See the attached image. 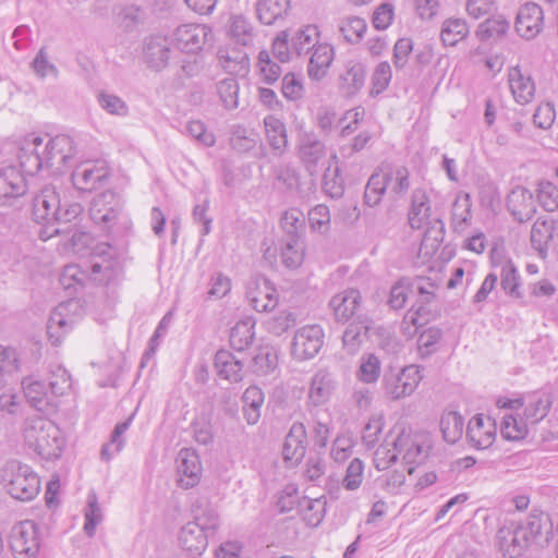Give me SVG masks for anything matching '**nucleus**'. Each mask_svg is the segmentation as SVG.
Segmentation results:
<instances>
[{
    "mask_svg": "<svg viewBox=\"0 0 558 558\" xmlns=\"http://www.w3.org/2000/svg\"><path fill=\"white\" fill-rule=\"evenodd\" d=\"M75 154L74 141L68 135L50 137L32 133L23 138L17 158L22 170L34 175L43 169L60 171L70 165Z\"/></svg>",
    "mask_w": 558,
    "mask_h": 558,
    "instance_id": "obj_1",
    "label": "nucleus"
},
{
    "mask_svg": "<svg viewBox=\"0 0 558 558\" xmlns=\"http://www.w3.org/2000/svg\"><path fill=\"white\" fill-rule=\"evenodd\" d=\"M171 39L163 35H154L144 40L143 59L154 71L163 70L171 58Z\"/></svg>",
    "mask_w": 558,
    "mask_h": 558,
    "instance_id": "obj_17",
    "label": "nucleus"
},
{
    "mask_svg": "<svg viewBox=\"0 0 558 558\" xmlns=\"http://www.w3.org/2000/svg\"><path fill=\"white\" fill-rule=\"evenodd\" d=\"M442 339V331L437 327H429L420 333L416 340L417 353L421 359H427L436 353Z\"/></svg>",
    "mask_w": 558,
    "mask_h": 558,
    "instance_id": "obj_52",
    "label": "nucleus"
},
{
    "mask_svg": "<svg viewBox=\"0 0 558 558\" xmlns=\"http://www.w3.org/2000/svg\"><path fill=\"white\" fill-rule=\"evenodd\" d=\"M410 295H412L410 290V278H402L391 287L388 305L392 310H401L404 307Z\"/></svg>",
    "mask_w": 558,
    "mask_h": 558,
    "instance_id": "obj_64",
    "label": "nucleus"
},
{
    "mask_svg": "<svg viewBox=\"0 0 558 558\" xmlns=\"http://www.w3.org/2000/svg\"><path fill=\"white\" fill-rule=\"evenodd\" d=\"M553 238V222L548 220L537 219L531 230V244L539 256L545 257L547 253L548 242Z\"/></svg>",
    "mask_w": 558,
    "mask_h": 558,
    "instance_id": "obj_48",
    "label": "nucleus"
},
{
    "mask_svg": "<svg viewBox=\"0 0 558 558\" xmlns=\"http://www.w3.org/2000/svg\"><path fill=\"white\" fill-rule=\"evenodd\" d=\"M298 323V316L293 312L282 311L267 322V329L275 336H281Z\"/></svg>",
    "mask_w": 558,
    "mask_h": 558,
    "instance_id": "obj_62",
    "label": "nucleus"
},
{
    "mask_svg": "<svg viewBox=\"0 0 558 558\" xmlns=\"http://www.w3.org/2000/svg\"><path fill=\"white\" fill-rule=\"evenodd\" d=\"M178 485L183 489L196 486L202 476V464L195 450L183 448L177 458Z\"/></svg>",
    "mask_w": 558,
    "mask_h": 558,
    "instance_id": "obj_19",
    "label": "nucleus"
},
{
    "mask_svg": "<svg viewBox=\"0 0 558 558\" xmlns=\"http://www.w3.org/2000/svg\"><path fill=\"white\" fill-rule=\"evenodd\" d=\"M88 268L94 281L107 284L119 275L120 264L112 255L105 257L99 253V256L92 259Z\"/></svg>",
    "mask_w": 558,
    "mask_h": 558,
    "instance_id": "obj_40",
    "label": "nucleus"
},
{
    "mask_svg": "<svg viewBox=\"0 0 558 558\" xmlns=\"http://www.w3.org/2000/svg\"><path fill=\"white\" fill-rule=\"evenodd\" d=\"M111 175L104 160L86 161L80 165L71 175L73 185L83 192H92L105 185Z\"/></svg>",
    "mask_w": 558,
    "mask_h": 558,
    "instance_id": "obj_13",
    "label": "nucleus"
},
{
    "mask_svg": "<svg viewBox=\"0 0 558 558\" xmlns=\"http://www.w3.org/2000/svg\"><path fill=\"white\" fill-rule=\"evenodd\" d=\"M10 547L15 558H37L40 548L37 524L25 520L14 525L10 535Z\"/></svg>",
    "mask_w": 558,
    "mask_h": 558,
    "instance_id": "obj_8",
    "label": "nucleus"
},
{
    "mask_svg": "<svg viewBox=\"0 0 558 558\" xmlns=\"http://www.w3.org/2000/svg\"><path fill=\"white\" fill-rule=\"evenodd\" d=\"M66 310V305L60 304L52 311L49 317L47 333L53 345H58L61 342V338L71 329V325L64 316Z\"/></svg>",
    "mask_w": 558,
    "mask_h": 558,
    "instance_id": "obj_46",
    "label": "nucleus"
},
{
    "mask_svg": "<svg viewBox=\"0 0 558 558\" xmlns=\"http://www.w3.org/2000/svg\"><path fill=\"white\" fill-rule=\"evenodd\" d=\"M496 267L499 268L498 278H500V287L506 295L514 300L522 299L521 276L513 262L509 258H504Z\"/></svg>",
    "mask_w": 558,
    "mask_h": 558,
    "instance_id": "obj_34",
    "label": "nucleus"
},
{
    "mask_svg": "<svg viewBox=\"0 0 558 558\" xmlns=\"http://www.w3.org/2000/svg\"><path fill=\"white\" fill-rule=\"evenodd\" d=\"M336 383L333 376L325 371L319 369L311 379L308 388V402L314 407L327 403L335 390Z\"/></svg>",
    "mask_w": 558,
    "mask_h": 558,
    "instance_id": "obj_29",
    "label": "nucleus"
},
{
    "mask_svg": "<svg viewBox=\"0 0 558 558\" xmlns=\"http://www.w3.org/2000/svg\"><path fill=\"white\" fill-rule=\"evenodd\" d=\"M496 539L502 556L508 558L521 557L531 546L517 521H509L499 527Z\"/></svg>",
    "mask_w": 558,
    "mask_h": 558,
    "instance_id": "obj_14",
    "label": "nucleus"
},
{
    "mask_svg": "<svg viewBox=\"0 0 558 558\" xmlns=\"http://www.w3.org/2000/svg\"><path fill=\"white\" fill-rule=\"evenodd\" d=\"M211 28L206 24H182L171 35V43L182 52L198 53L211 39Z\"/></svg>",
    "mask_w": 558,
    "mask_h": 558,
    "instance_id": "obj_12",
    "label": "nucleus"
},
{
    "mask_svg": "<svg viewBox=\"0 0 558 558\" xmlns=\"http://www.w3.org/2000/svg\"><path fill=\"white\" fill-rule=\"evenodd\" d=\"M26 191L25 179L15 167L0 171V205H7L11 199L23 196Z\"/></svg>",
    "mask_w": 558,
    "mask_h": 558,
    "instance_id": "obj_27",
    "label": "nucleus"
},
{
    "mask_svg": "<svg viewBox=\"0 0 558 558\" xmlns=\"http://www.w3.org/2000/svg\"><path fill=\"white\" fill-rule=\"evenodd\" d=\"M254 322L246 319L238 322L230 331L231 347L241 352L247 348L254 339Z\"/></svg>",
    "mask_w": 558,
    "mask_h": 558,
    "instance_id": "obj_50",
    "label": "nucleus"
},
{
    "mask_svg": "<svg viewBox=\"0 0 558 558\" xmlns=\"http://www.w3.org/2000/svg\"><path fill=\"white\" fill-rule=\"evenodd\" d=\"M228 29L230 37L242 46H250L255 38L254 26L244 15H232L229 19Z\"/></svg>",
    "mask_w": 558,
    "mask_h": 558,
    "instance_id": "obj_44",
    "label": "nucleus"
},
{
    "mask_svg": "<svg viewBox=\"0 0 558 558\" xmlns=\"http://www.w3.org/2000/svg\"><path fill=\"white\" fill-rule=\"evenodd\" d=\"M335 59L333 47L327 43H320L314 50L307 64V74L312 80H323Z\"/></svg>",
    "mask_w": 558,
    "mask_h": 558,
    "instance_id": "obj_33",
    "label": "nucleus"
},
{
    "mask_svg": "<svg viewBox=\"0 0 558 558\" xmlns=\"http://www.w3.org/2000/svg\"><path fill=\"white\" fill-rule=\"evenodd\" d=\"M469 35V25L460 17H449L441 25L440 38L445 46L453 47Z\"/></svg>",
    "mask_w": 558,
    "mask_h": 558,
    "instance_id": "obj_45",
    "label": "nucleus"
},
{
    "mask_svg": "<svg viewBox=\"0 0 558 558\" xmlns=\"http://www.w3.org/2000/svg\"><path fill=\"white\" fill-rule=\"evenodd\" d=\"M510 23L502 16L496 15L480 24L477 35L482 40L498 38L508 32Z\"/></svg>",
    "mask_w": 558,
    "mask_h": 558,
    "instance_id": "obj_59",
    "label": "nucleus"
},
{
    "mask_svg": "<svg viewBox=\"0 0 558 558\" xmlns=\"http://www.w3.org/2000/svg\"><path fill=\"white\" fill-rule=\"evenodd\" d=\"M191 522L211 537L220 526V517L211 505L205 501H198L193 510V520Z\"/></svg>",
    "mask_w": 558,
    "mask_h": 558,
    "instance_id": "obj_38",
    "label": "nucleus"
},
{
    "mask_svg": "<svg viewBox=\"0 0 558 558\" xmlns=\"http://www.w3.org/2000/svg\"><path fill=\"white\" fill-rule=\"evenodd\" d=\"M543 23L542 8L534 2H527L520 8L514 26L521 37L532 39L541 33Z\"/></svg>",
    "mask_w": 558,
    "mask_h": 558,
    "instance_id": "obj_22",
    "label": "nucleus"
},
{
    "mask_svg": "<svg viewBox=\"0 0 558 558\" xmlns=\"http://www.w3.org/2000/svg\"><path fill=\"white\" fill-rule=\"evenodd\" d=\"M410 185V172L407 167L383 165L367 181L364 203L369 207L378 205L386 191L395 197L403 196L409 191Z\"/></svg>",
    "mask_w": 558,
    "mask_h": 558,
    "instance_id": "obj_4",
    "label": "nucleus"
},
{
    "mask_svg": "<svg viewBox=\"0 0 558 558\" xmlns=\"http://www.w3.org/2000/svg\"><path fill=\"white\" fill-rule=\"evenodd\" d=\"M264 130L268 145L275 156H282L289 146L286 124L277 117L269 114L264 118Z\"/></svg>",
    "mask_w": 558,
    "mask_h": 558,
    "instance_id": "obj_32",
    "label": "nucleus"
},
{
    "mask_svg": "<svg viewBox=\"0 0 558 558\" xmlns=\"http://www.w3.org/2000/svg\"><path fill=\"white\" fill-rule=\"evenodd\" d=\"M89 216L96 225L114 234H124L132 228V221L124 211V202L121 195L111 190L93 198Z\"/></svg>",
    "mask_w": 558,
    "mask_h": 558,
    "instance_id": "obj_3",
    "label": "nucleus"
},
{
    "mask_svg": "<svg viewBox=\"0 0 558 558\" xmlns=\"http://www.w3.org/2000/svg\"><path fill=\"white\" fill-rule=\"evenodd\" d=\"M245 296L256 312L272 311L278 304V293L271 282L265 277L252 278L247 286Z\"/></svg>",
    "mask_w": 558,
    "mask_h": 558,
    "instance_id": "obj_15",
    "label": "nucleus"
},
{
    "mask_svg": "<svg viewBox=\"0 0 558 558\" xmlns=\"http://www.w3.org/2000/svg\"><path fill=\"white\" fill-rule=\"evenodd\" d=\"M264 399V392L257 386H250L243 392V416L248 425H254L259 421Z\"/></svg>",
    "mask_w": 558,
    "mask_h": 558,
    "instance_id": "obj_41",
    "label": "nucleus"
},
{
    "mask_svg": "<svg viewBox=\"0 0 558 558\" xmlns=\"http://www.w3.org/2000/svg\"><path fill=\"white\" fill-rule=\"evenodd\" d=\"M422 378L416 365L404 366L396 374H386L383 379L385 395L393 401L407 398L415 391Z\"/></svg>",
    "mask_w": 558,
    "mask_h": 558,
    "instance_id": "obj_9",
    "label": "nucleus"
},
{
    "mask_svg": "<svg viewBox=\"0 0 558 558\" xmlns=\"http://www.w3.org/2000/svg\"><path fill=\"white\" fill-rule=\"evenodd\" d=\"M392 434H396L393 445L408 464L423 463L429 456L433 444L428 433H413L410 427L399 424L393 427Z\"/></svg>",
    "mask_w": 558,
    "mask_h": 558,
    "instance_id": "obj_7",
    "label": "nucleus"
},
{
    "mask_svg": "<svg viewBox=\"0 0 558 558\" xmlns=\"http://www.w3.org/2000/svg\"><path fill=\"white\" fill-rule=\"evenodd\" d=\"M362 296L356 289L343 290L331 298L329 307L338 322H348L357 314Z\"/></svg>",
    "mask_w": 558,
    "mask_h": 558,
    "instance_id": "obj_25",
    "label": "nucleus"
},
{
    "mask_svg": "<svg viewBox=\"0 0 558 558\" xmlns=\"http://www.w3.org/2000/svg\"><path fill=\"white\" fill-rule=\"evenodd\" d=\"M508 83L514 100L518 104L525 105L535 97V83L529 73L522 71L519 65L511 66L508 70Z\"/></svg>",
    "mask_w": 558,
    "mask_h": 558,
    "instance_id": "obj_26",
    "label": "nucleus"
},
{
    "mask_svg": "<svg viewBox=\"0 0 558 558\" xmlns=\"http://www.w3.org/2000/svg\"><path fill=\"white\" fill-rule=\"evenodd\" d=\"M97 100L101 109H104L109 114L125 117L129 113V107L126 102L114 94L100 92L97 96Z\"/></svg>",
    "mask_w": 558,
    "mask_h": 558,
    "instance_id": "obj_61",
    "label": "nucleus"
},
{
    "mask_svg": "<svg viewBox=\"0 0 558 558\" xmlns=\"http://www.w3.org/2000/svg\"><path fill=\"white\" fill-rule=\"evenodd\" d=\"M217 94L227 110H233L239 106V83L233 77H228L217 83Z\"/></svg>",
    "mask_w": 558,
    "mask_h": 558,
    "instance_id": "obj_57",
    "label": "nucleus"
},
{
    "mask_svg": "<svg viewBox=\"0 0 558 558\" xmlns=\"http://www.w3.org/2000/svg\"><path fill=\"white\" fill-rule=\"evenodd\" d=\"M21 385L27 402L34 409L39 412H51L57 409L58 400L44 381L34 376H26Z\"/></svg>",
    "mask_w": 558,
    "mask_h": 558,
    "instance_id": "obj_16",
    "label": "nucleus"
},
{
    "mask_svg": "<svg viewBox=\"0 0 558 558\" xmlns=\"http://www.w3.org/2000/svg\"><path fill=\"white\" fill-rule=\"evenodd\" d=\"M307 434L303 423H293L283 444L286 461L299 462L306 452Z\"/></svg>",
    "mask_w": 558,
    "mask_h": 558,
    "instance_id": "obj_30",
    "label": "nucleus"
},
{
    "mask_svg": "<svg viewBox=\"0 0 558 558\" xmlns=\"http://www.w3.org/2000/svg\"><path fill=\"white\" fill-rule=\"evenodd\" d=\"M323 190L331 198H339L344 192V180L340 168L337 165H330L323 175Z\"/></svg>",
    "mask_w": 558,
    "mask_h": 558,
    "instance_id": "obj_56",
    "label": "nucleus"
},
{
    "mask_svg": "<svg viewBox=\"0 0 558 558\" xmlns=\"http://www.w3.org/2000/svg\"><path fill=\"white\" fill-rule=\"evenodd\" d=\"M209 536L193 522L184 524L179 532L180 546L194 556H201L208 546Z\"/></svg>",
    "mask_w": 558,
    "mask_h": 558,
    "instance_id": "obj_36",
    "label": "nucleus"
},
{
    "mask_svg": "<svg viewBox=\"0 0 558 558\" xmlns=\"http://www.w3.org/2000/svg\"><path fill=\"white\" fill-rule=\"evenodd\" d=\"M48 388L58 400L68 395L73 386L70 373L60 364H51L47 373Z\"/></svg>",
    "mask_w": 558,
    "mask_h": 558,
    "instance_id": "obj_43",
    "label": "nucleus"
},
{
    "mask_svg": "<svg viewBox=\"0 0 558 558\" xmlns=\"http://www.w3.org/2000/svg\"><path fill=\"white\" fill-rule=\"evenodd\" d=\"M381 373V363L374 353H365L361 356L356 377L364 384H374L378 380Z\"/></svg>",
    "mask_w": 558,
    "mask_h": 558,
    "instance_id": "obj_51",
    "label": "nucleus"
},
{
    "mask_svg": "<svg viewBox=\"0 0 558 558\" xmlns=\"http://www.w3.org/2000/svg\"><path fill=\"white\" fill-rule=\"evenodd\" d=\"M366 70L362 62L348 60L338 75L337 86L347 98L355 96L365 85Z\"/></svg>",
    "mask_w": 558,
    "mask_h": 558,
    "instance_id": "obj_21",
    "label": "nucleus"
},
{
    "mask_svg": "<svg viewBox=\"0 0 558 558\" xmlns=\"http://www.w3.org/2000/svg\"><path fill=\"white\" fill-rule=\"evenodd\" d=\"M507 208L518 222L531 220L536 213L533 193L526 187L515 186L507 197Z\"/></svg>",
    "mask_w": 558,
    "mask_h": 558,
    "instance_id": "obj_23",
    "label": "nucleus"
},
{
    "mask_svg": "<svg viewBox=\"0 0 558 558\" xmlns=\"http://www.w3.org/2000/svg\"><path fill=\"white\" fill-rule=\"evenodd\" d=\"M102 520V513L98 505V499L95 493H90L87 497V507L85 509V524L84 531L88 536L95 534L97 525Z\"/></svg>",
    "mask_w": 558,
    "mask_h": 558,
    "instance_id": "obj_60",
    "label": "nucleus"
},
{
    "mask_svg": "<svg viewBox=\"0 0 558 558\" xmlns=\"http://www.w3.org/2000/svg\"><path fill=\"white\" fill-rule=\"evenodd\" d=\"M440 430L445 441L452 445L456 444L463 435V417L454 411L444 413L440 418Z\"/></svg>",
    "mask_w": 558,
    "mask_h": 558,
    "instance_id": "obj_47",
    "label": "nucleus"
},
{
    "mask_svg": "<svg viewBox=\"0 0 558 558\" xmlns=\"http://www.w3.org/2000/svg\"><path fill=\"white\" fill-rule=\"evenodd\" d=\"M60 195L56 186L47 184L34 196L33 199V218L36 222L43 223L44 228L39 231L43 241H47L53 235L69 232V228L54 227L58 218V209H60Z\"/></svg>",
    "mask_w": 558,
    "mask_h": 558,
    "instance_id": "obj_6",
    "label": "nucleus"
},
{
    "mask_svg": "<svg viewBox=\"0 0 558 558\" xmlns=\"http://www.w3.org/2000/svg\"><path fill=\"white\" fill-rule=\"evenodd\" d=\"M527 541L532 544L535 541L543 539L545 543L549 541L553 524L549 517L541 511L531 512L525 520L517 522Z\"/></svg>",
    "mask_w": 558,
    "mask_h": 558,
    "instance_id": "obj_28",
    "label": "nucleus"
},
{
    "mask_svg": "<svg viewBox=\"0 0 558 558\" xmlns=\"http://www.w3.org/2000/svg\"><path fill=\"white\" fill-rule=\"evenodd\" d=\"M23 438L29 449L46 460L59 458L65 446L60 428L43 416H33L25 421Z\"/></svg>",
    "mask_w": 558,
    "mask_h": 558,
    "instance_id": "obj_2",
    "label": "nucleus"
},
{
    "mask_svg": "<svg viewBox=\"0 0 558 558\" xmlns=\"http://www.w3.org/2000/svg\"><path fill=\"white\" fill-rule=\"evenodd\" d=\"M20 357L12 347L0 345V385H4L19 371Z\"/></svg>",
    "mask_w": 558,
    "mask_h": 558,
    "instance_id": "obj_54",
    "label": "nucleus"
},
{
    "mask_svg": "<svg viewBox=\"0 0 558 558\" xmlns=\"http://www.w3.org/2000/svg\"><path fill=\"white\" fill-rule=\"evenodd\" d=\"M133 416L126 421L120 422L112 430L110 441L105 444L101 449V459L109 461L114 454L121 451L124 446L123 434L129 429Z\"/></svg>",
    "mask_w": 558,
    "mask_h": 558,
    "instance_id": "obj_58",
    "label": "nucleus"
},
{
    "mask_svg": "<svg viewBox=\"0 0 558 558\" xmlns=\"http://www.w3.org/2000/svg\"><path fill=\"white\" fill-rule=\"evenodd\" d=\"M291 10V0H258L256 15L260 23L275 25L284 21Z\"/></svg>",
    "mask_w": 558,
    "mask_h": 558,
    "instance_id": "obj_35",
    "label": "nucleus"
},
{
    "mask_svg": "<svg viewBox=\"0 0 558 558\" xmlns=\"http://www.w3.org/2000/svg\"><path fill=\"white\" fill-rule=\"evenodd\" d=\"M217 374L231 383L243 378V362L228 350H219L214 360Z\"/></svg>",
    "mask_w": 558,
    "mask_h": 558,
    "instance_id": "obj_37",
    "label": "nucleus"
},
{
    "mask_svg": "<svg viewBox=\"0 0 558 558\" xmlns=\"http://www.w3.org/2000/svg\"><path fill=\"white\" fill-rule=\"evenodd\" d=\"M298 154L305 169L313 173L325 156L326 148L314 132L300 131L298 134Z\"/></svg>",
    "mask_w": 558,
    "mask_h": 558,
    "instance_id": "obj_20",
    "label": "nucleus"
},
{
    "mask_svg": "<svg viewBox=\"0 0 558 558\" xmlns=\"http://www.w3.org/2000/svg\"><path fill=\"white\" fill-rule=\"evenodd\" d=\"M305 217L298 208L286 210L281 217V227L288 239L300 240V235L304 230Z\"/></svg>",
    "mask_w": 558,
    "mask_h": 558,
    "instance_id": "obj_55",
    "label": "nucleus"
},
{
    "mask_svg": "<svg viewBox=\"0 0 558 558\" xmlns=\"http://www.w3.org/2000/svg\"><path fill=\"white\" fill-rule=\"evenodd\" d=\"M472 202L469 194L458 195L452 204L451 226L454 232L462 233L471 225Z\"/></svg>",
    "mask_w": 558,
    "mask_h": 558,
    "instance_id": "obj_42",
    "label": "nucleus"
},
{
    "mask_svg": "<svg viewBox=\"0 0 558 558\" xmlns=\"http://www.w3.org/2000/svg\"><path fill=\"white\" fill-rule=\"evenodd\" d=\"M257 60L263 81L267 84L275 83L281 74V66L270 59V54L267 50L259 51Z\"/></svg>",
    "mask_w": 558,
    "mask_h": 558,
    "instance_id": "obj_63",
    "label": "nucleus"
},
{
    "mask_svg": "<svg viewBox=\"0 0 558 558\" xmlns=\"http://www.w3.org/2000/svg\"><path fill=\"white\" fill-rule=\"evenodd\" d=\"M219 66L227 73L244 77L250 72V59L245 51L235 48H223L217 52Z\"/></svg>",
    "mask_w": 558,
    "mask_h": 558,
    "instance_id": "obj_31",
    "label": "nucleus"
},
{
    "mask_svg": "<svg viewBox=\"0 0 558 558\" xmlns=\"http://www.w3.org/2000/svg\"><path fill=\"white\" fill-rule=\"evenodd\" d=\"M368 326L364 322H353L348 325L342 336L343 348L349 354H355L366 339Z\"/></svg>",
    "mask_w": 558,
    "mask_h": 558,
    "instance_id": "obj_49",
    "label": "nucleus"
},
{
    "mask_svg": "<svg viewBox=\"0 0 558 558\" xmlns=\"http://www.w3.org/2000/svg\"><path fill=\"white\" fill-rule=\"evenodd\" d=\"M320 32L316 25H305L291 37V48L298 56L307 54L318 46Z\"/></svg>",
    "mask_w": 558,
    "mask_h": 558,
    "instance_id": "obj_39",
    "label": "nucleus"
},
{
    "mask_svg": "<svg viewBox=\"0 0 558 558\" xmlns=\"http://www.w3.org/2000/svg\"><path fill=\"white\" fill-rule=\"evenodd\" d=\"M430 205L426 193L423 190H415L412 194V207L409 213L411 228L421 229L424 226L434 223L438 227V233H442L444 223L439 218L430 219Z\"/></svg>",
    "mask_w": 558,
    "mask_h": 558,
    "instance_id": "obj_24",
    "label": "nucleus"
},
{
    "mask_svg": "<svg viewBox=\"0 0 558 558\" xmlns=\"http://www.w3.org/2000/svg\"><path fill=\"white\" fill-rule=\"evenodd\" d=\"M496 423L489 416L477 414L473 416L466 427V439L476 449L489 448L496 439Z\"/></svg>",
    "mask_w": 558,
    "mask_h": 558,
    "instance_id": "obj_18",
    "label": "nucleus"
},
{
    "mask_svg": "<svg viewBox=\"0 0 558 558\" xmlns=\"http://www.w3.org/2000/svg\"><path fill=\"white\" fill-rule=\"evenodd\" d=\"M324 329L318 324L299 328L291 343V354L298 361L311 360L318 354L324 344Z\"/></svg>",
    "mask_w": 558,
    "mask_h": 558,
    "instance_id": "obj_11",
    "label": "nucleus"
},
{
    "mask_svg": "<svg viewBox=\"0 0 558 558\" xmlns=\"http://www.w3.org/2000/svg\"><path fill=\"white\" fill-rule=\"evenodd\" d=\"M531 424L524 416L505 415L501 423V435L508 440H520L527 435Z\"/></svg>",
    "mask_w": 558,
    "mask_h": 558,
    "instance_id": "obj_53",
    "label": "nucleus"
},
{
    "mask_svg": "<svg viewBox=\"0 0 558 558\" xmlns=\"http://www.w3.org/2000/svg\"><path fill=\"white\" fill-rule=\"evenodd\" d=\"M1 483L14 499L21 501H29L40 492L37 473L29 465L16 460L4 464L1 470Z\"/></svg>",
    "mask_w": 558,
    "mask_h": 558,
    "instance_id": "obj_5",
    "label": "nucleus"
},
{
    "mask_svg": "<svg viewBox=\"0 0 558 558\" xmlns=\"http://www.w3.org/2000/svg\"><path fill=\"white\" fill-rule=\"evenodd\" d=\"M497 405L501 409L518 410L524 407L523 416L531 424H536L542 421L551 407V400L548 393L535 391L527 395L523 399H507L499 398Z\"/></svg>",
    "mask_w": 558,
    "mask_h": 558,
    "instance_id": "obj_10",
    "label": "nucleus"
}]
</instances>
